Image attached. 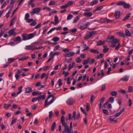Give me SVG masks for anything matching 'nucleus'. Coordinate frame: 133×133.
<instances>
[{
	"instance_id": "63",
	"label": "nucleus",
	"mask_w": 133,
	"mask_h": 133,
	"mask_svg": "<svg viewBox=\"0 0 133 133\" xmlns=\"http://www.w3.org/2000/svg\"><path fill=\"white\" fill-rule=\"evenodd\" d=\"M70 51V49L67 48L64 49L63 50V51L65 52H69Z\"/></svg>"
},
{
	"instance_id": "24",
	"label": "nucleus",
	"mask_w": 133,
	"mask_h": 133,
	"mask_svg": "<svg viewBox=\"0 0 133 133\" xmlns=\"http://www.w3.org/2000/svg\"><path fill=\"white\" fill-rule=\"evenodd\" d=\"M131 13H129L127 14L123 18V20L125 21L127 20L130 17Z\"/></svg>"
},
{
	"instance_id": "57",
	"label": "nucleus",
	"mask_w": 133,
	"mask_h": 133,
	"mask_svg": "<svg viewBox=\"0 0 133 133\" xmlns=\"http://www.w3.org/2000/svg\"><path fill=\"white\" fill-rule=\"evenodd\" d=\"M5 29H2V30H1L0 33V37H1L2 36V35L3 34L4 32L5 31Z\"/></svg>"
},
{
	"instance_id": "55",
	"label": "nucleus",
	"mask_w": 133,
	"mask_h": 133,
	"mask_svg": "<svg viewBox=\"0 0 133 133\" xmlns=\"http://www.w3.org/2000/svg\"><path fill=\"white\" fill-rule=\"evenodd\" d=\"M17 121V119H13L11 123V124L10 125V126L12 125L13 124H14V123H15V122H16Z\"/></svg>"
},
{
	"instance_id": "5",
	"label": "nucleus",
	"mask_w": 133,
	"mask_h": 133,
	"mask_svg": "<svg viewBox=\"0 0 133 133\" xmlns=\"http://www.w3.org/2000/svg\"><path fill=\"white\" fill-rule=\"evenodd\" d=\"M95 31H92L88 33V34L85 36V39H88L90 38L95 33Z\"/></svg>"
},
{
	"instance_id": "6",
	"label": "nucleus",
	"mask_w": 133,
	"mask_h": 133,
	"mask_svg": "<svg viewBox=\"0 0 133 133\" xmlns=\"http://www.w3.org/2000/svg\"><path fill=\"white\" fill-rule=\"evenodd\" d=\"M41 9L39 8H36L32 10V11L31 13H32L33 14H38V13L40 12Z\"/></svg>"
},
{
	"instance_id": "7",
	"label": "nucleus",
	"mask_w": 133,
	"mask_h": 133,
	"mask_svg": "<svg viewBox=\"0 0 133 133\" xmlns=\"http://www.w3.org/2000/svg\"><path fill=\"white\" fill-rule=\"evenodd\" d=\"M66 103L69 105H71L74 103V99L72 98H70L67 100Z\"/></svg>"
},
{
	"instance_id": "18",
	"label": "nucleus",
	"mask_w": 133,
	"mask_h": 133,
	"mask_svg": "<svg viewBox=\"0 0 133 133\" xmlns=\"http://www.w3.org/2000/svg\"><path fill=\"white\" fill-rule=\"evenodd\" d=\"M125 36H131V33L129 31L128 29H125Z\"/></svg>"
},
{
	"instance_id": "51",
	"label": "nucleus",
	"mask_w": 133,
	"mask_h": 133,
	"mask_svg": "<svg viewBox=\"0 0 133 133\" xmlns=\"http://www.w3.org/2000/svg\"><path fill=\"white\" fill-rule=\"evenodd\" d=\"M64 131L65 132H66V133H72V132H71V131L70 130L69 127H68V128H67L65 130L64 129Z\"/></svg>"
},
{
	"instance_id": "39",
	"label": "nucleus",
	"mask_w": 133,
	"mask_h": 133,
	"mask_svg": "<svg viewBox=\"0 0 133 133\" xmlns=\"http://www.w3.org/2000/svg\"><path fill=\"white\" fill-rule=\"evenodd\" d=\"M95 96H94L93 95H92L91 96L90 98V103H91L92 104V103L94 100L95 99Z\"/></svg>"
},
{
	"instance_id": "28",
	"label": "nucleus",
	"mask_w": 133,
	"mask_h": 133,
	"mask_svg": "<svg viewBox=\"0 0 133 133\" xmlns=\"http://www.w3.org/2000/svg\"><path fill=\"white\" fill-rule=\"evenodd\" d=\"M117 34L119 36H120L123 37H125V34L121 32H118L117 33Z\"/></svg>"
},
{
	"instance_id": "61",
	"label": "nucleus",
	"mask_w": 133,
	"mask_h": 133,
	"mask_svg": "<svg viewBox=\"0 0 133 133\" xmlns=\"http://www.w3.org/2000/svg\"><path fill=\"white\" fill-rule=\"evenodd\" d=\"M128 105L130 107H131L132 104V101L131 99H129L128 100Z\"/></svg>"
},
{
	"instance_id": "32",
	"label": "nucleus",
	"mask_w": 133,
	"mask_h": 133,
	"mask_svg": "<svg viewBox=\"0 0 133 133\" xmlns=\"http://www.w3.org/2000/svg\"><path fill=\"white\" fill-rule=\"evenodd\" d=\"M110 94L113 96H115L117 95V93L116 91H113L110 92Z\"/></svg>"
},
{
	"instance_id": "35",
	"label": "nucleus",
	"mask_w": 133,
	"mask_h": 133,
	"mask_svg": "<svg viewBox=\"0 0 133 133\" xmlns=\"http://www.w3.org/2000/svg\"><path fill=\"white\" fill-rule=\"evenodd\" d=\"M9 2V1H6L2 5L1 7V8H3L7 4H8Z\"/></svg>"
},
{
	"instance_id": "16",
	"label": "nucleus",
	"mask_w": 133,
	"mask_h": 133,
	"mask_svg": "<svg viewBox=\"0 0 133 133\" xmlns=\"http://www.w3.org/2000/svg\"><path fill=\"white\" fill-rule=\"evenodd\" d=\"M105 99V98L104 97H103L101 99L100 101V103L99 104V109H101L102 104L104 102Z\"/></svg>"
},
{
	"instance_id": "46",
	"label": "nucleus",
	"mask_w": 133,
	"mask_h": 133,
	"mask_svg": "<svg viewBox=\"0 0 133 133\" xmlns=\"http://www.w3.org/2000/svg\"><path fill=\"white\" fill-rule=\"evenodd\" d=\"M56 28H53L51 29L50 30H49L47 32V34L49 35L50 33H51L52 32L56 30Z\"/></svg>"
},
{
	"instance_id": "15",
	"label": "nucleus",
	"mask_w": 133,
	"mask_h": 133,
	"mask_svg": "<svg viewBox=\"0 0 133 133\" xmlns=\"http://www.w3.org/2000/svg\"><path fill=\"white\" fill-rule=\"evenodd\" d=\"M129 79V77L128 76L126 75L122 78L120 81L123 82H127L128 81Z\"/></svg>"
},
{
	"instance_id": "12",
	"label": "nucleus",
	"mask_w": 133,
	"mask_h": 133,
	"mask_svg": "<svg viewBox=\"0 0 133 133\" xmlns=\"http://www.w3.org/2000/svg\"><path fill=\"white\" fill-rule=\"evenodd\" d=\"M106 18H101L99 20H97V21L98 23H106Z\"/></svg>"
},
{
	"instance_id": "43",
	"label": "nucleus",
	"mask_w": 133,
	"mask_h": 133,
	"mask_svg": "<svg viewBox=\"0 0 133 133\" xmlns=\"http://www.w3.org/2000/svg\"><path fill=\"white\" fill-rule=\"evenodd\" d=\"M116 118L113 116H110V119L111 121L114 122H116L117 121V120H114L113 119H115Z\"/></svg>"
},
{
	"instance_id": "27",
	"label": "nucleus",
	"mask_w": 133,
	"mask_h": 133,
	"mask_svg": "<svg viewBox=\"0 0 133 133\" xmlns=\"http://www.w3.org/2000/svg\"><path fill=\"white\" fill-rule=\"evenodd\" d=\"M15 60L16 59L15 58H10L8 59V63L9 64L11 63Z\"/></svg>"
},
{
	"instance_id": "13",
	"label": "nucleus",
	"mask_w": 133,
	"mask_h": 133,
	"mask_svg": "<svg viewBox=\"0 0 133 133\" xmlns=\"http://www.w3.org/2000/svg\"><path fill=\"white\" fill-rule=\"evenodd\" d=\"M75 54L74 52H70L67 54L64 55V56L65 57H69L73 56Z\"/></svg>"
},
{
	"instance_id": "48",
	"label": "nucleus",
	"mask_w": 133,
	"mask_h": 133,
	"mask_svg": "<svg viewBox=\"0 0 133 133\" xmlns=\"http://www.w3.org/2000/svg\"><path fill=\"white\" fill-rule=\"evenodd\" d=\"M72 58H70L69 59L66 58L65 60V61L67 63H70L72 61Z\"/></svg>"
},
{
	"instance_id": "64",
	"label": "nucleus",
	"mask_w": 133,
	"mask_h": 133,
	"mask_svg": "<svg viewBox=\"0 0 133 133\" xmlns=\"http://www.w3.org/2000/svg\"><path fill=\"white\" fill-rule=\"evenodd\" d=\"M83 85L81 83H80L79 84H77V88H81L82 87Z\"/></svg>"
},
{
	"instance_id": "10",
	"label": "nucleus",
	"mask_w": 133,
	"mask_h": 133,
	"mask_svg": "<svg viewBox=\"0 0 133 133\" xmlns=\"http://www.w3.org/2000/svg\"><path fill=\"white\" fill-rule=\"evenodd\" d=\"M15 30L14 29H13L9 31L8 32V33L10 36H11L15 35L16 33L15 31Z\"/></svg>"
},
{
	"instance_id": "59",
	"label": "nucleus",
	"mask_w": 133,
	"mask_h": 133,
	"mask_svg": "<svg viewBox=\"0 0 133 133\" xmlns=\"http://www.w3.org/2000/svg\"><path fill=\"white\" fill-rule=\"evenodd\" d=\"M82 60L80 57H78L76 59V62L77 63H79Z\"/></svg>"
},
{
	"instance_id": "53",
	"label": "nucleus",
	"mask_w": 133,
	"mask_h": 133,
	"mask_svg": "<svg viewBox=\"0 0 133 133\" xmlns=\"http://www.w3.org/2000/svg\"><path fill=\"white\" fill-rule=\"evenodd\" d=\"M57 11L56 10L50 12L49 14V15L50 16H51V15L53 14L54 13H56L57 12Z\"/></svg>"
},
{
	"instance_id": "23",
	"label": "nucleus",
	"mask_w": 133,
	"mask_h": 133,
	"mask_svg": "<svg viewBox=\"0 0 133 133\" xmlns=\"http://www.w3.org/2000/svg\"><path fill=\"white\" fill-rule=\"evenodd\" d=\"M130 6V4H127L125 2H124V3L123 6L124 8L125 9H127L129 8Z\"/></svg>"
},
{
	"instance_id": "2",
	"label": "nucleus",
	"mask_w": 133,
	"mask_h": 133,
	"mask_svg": "<svg viewBox=\"0 0 133 133\" xmlns=\"http://www.w3.org/2000/svg\"><path fill=\"white\" fill-rule=\"evenodd\" d=\"M54 95H49L45 100L44 106H46L51 104L54 102Z\"/></svg>"
},
{
	"instance_id": "8",
	"label": "nucleus",
	"mask_w": 133,
	"mask_h": 133,
	"mask_svg": "<svg viewBox=\"0 0 133 133\" xmlns=\"http://www.w3.org/2000/svg\"><path fill=\"white\" fill-rule=\"evenodd\" d=\"M90 25V22H88L85 24H83L80 26V28L81 29H86L88 26Z\"/></svg>"
},
{
	"instance_id": "54",
	"label": "nucleus",
	"mask_w": 133,
	"mask_h": 133,
	"mask_svg": "<svg viewBox=\"0 0 133 133\" xmlns=\"http://www.w3.org/2000/svg\"><path fill=\"white\" fill-rule=\"evenodd\" d=\"M109 101L110 102L113 103L114 101V98L112 97H110L109 99Z\"/></svg>"
},
{
	"instance_id": "9",
	"label": "nucleus",
	"mask_w": 133,
	"mask_h": 133,
	"mask_svg": "<svg viewBox=\"0 0 133 133\" xmlns=\"http://www.w3.org/2000/svg\"><path fill=\"white\" fill-rule=\"evenodd\" d=\"M121 12L119 11H116L114 13L115 18L116 19H118L120 16Z\"/></svg>"
},
{
	"instance_id": "21",
	"label": "nucleus",
	"mask_w": 133,
	"mask_h": 133,
	"mask_svg": "<svg viewBox=\"0 0 133 133\" xmlns=\"http://www.w3.org/2000/svg\"><path fill=\"white\" fill-rule=\"evenodd\" d=\"M34 37V35L33 33H31L28 35V40L31 39Z\"/></svg>"
},
{
	"instance_id": "37",
	"label": "nucleus",
	"mask_w": 133,
	"mask_h": 133,
	"mask_svg": "<svg viewBox=\"0 0 133 133\" xmlns=\"http://www.w3.org/2000/svg\"><path fill=\"white\" fill-rule=\"evenodd\" d=\"M21 37L18 36L16 38H15L14 39V42H18L20 41L21 40Z\"/></svg>"
},
{
	"instance_id": "26",
	"label": "nucleus",
	"mask_w": 133,
	"mask_h": 133,
	"mask_svg": "<svg viewBox=\"0 0 133 133\" xmlns=\"http://www.w3.org/2000/svg\"><path fill=\"white\" fill-rule=\"evenodd\" d=\"M84 15L87 17H89L92 16V14L90 12H85L84 13Z\"/></svg>"
},
{
	"instance_id": "52",
	"label": "nucleus",
	"mask_w": 133,
	"mask_h": 133,
	"mask_svg": "<svg viewBox=\"0 0 133 133\" xmlns=\"http://www.w3.org/2000/svg\"><path fill=\"white\" fill-rule=\"evenodd\" d=\"M37 24L36 22L35 21H34L33 22L30 24V25L32 26H34Z\"/></svg>"
},
{
	"instance_id": "22",
	"label": "nucleus",
	"mask_w": 133,
	"mask_h": 133,
	"mask_svg": "<svg viewBox=\"0 0 133 133\" xmlns=\"http://www.w3.org/2000/svg\"><path fill=\"white\" fill-rule=\"evenodd\" d=\"M32 91V89L31 87H29L25 89V93H28Z\"/></svg>"
},
{
	"instance_id": "38",
	"label": "nucleus",
	"mask_w": 133,
	"mask_h": 133,
	"mask_svg": "<svg viewBox=\"0 0 133 133\" xmlns=\"http://www.w3.org/2000/svg\"><path fill=\"white\" fill-rule=\"evenodd\" d=\"M118 44L115 47V49L117 50H118L119 48L121 47V45L120 43H119V42L118 43Z\"/></svg>"
},
{
	"instance_id": "25",
	"label": "nucleus",
	"mask_w": 133,
	"mask_h": 133,
	"mask_svg": "<svg viewBox=\"0 0 133 133\" xmlns=\"http://www.w3.org/2000/svg\"><path fill=\"white\" fill-rule=\"evenodd\" d=\"M11 106V104L10 103L9 104H4V108L6 109L7 110L9 107Z\"/></svg>"
},
{
	"instance_id": "29",
	"label": "nucleus",
	"mask_w": 133,
	"mask_h": 133,
	"mask_svg": "<svg viewBox=\"0 0 133 133\" xmlns=\"http://www.w3.org/2000/svg\"><path fill=\"white\" fill-rule=\"evenodd\" d=\"M56 124V123L55 122H54L52 124L51 127V129L52 131H53L55 129Z\"/></svg>"
},
{
	"instance_id": "56",
	"label": "nucleus",
	"mask_w": 133,
	"mask_h": 133,
	"mask_svg": "<svg viewBox=\"0 0 133 133\" xmlns=\"http://www.w3.org/2000/svg\"><path fill=\"white\" fill-rule=\"evenodd\" d=\"M105 89V84H103L102 85L101 90V91H104Z\"/></svg>"
},
{
	"instance_id": "20",
	"label": "nucleus",
	"mask_w": 133,
	"mask_h": 133,
	"mask_svg": "<svg viewBox=\"0 0 133 133\" xmlns=\"http://www.w3.org/2000/svg\"><path fill=\"white\" fill-rule=\"evenodd\" d=\"M90 51L92 53L98 54L99 53V51L96 49H91L90 50Z\"/></svg>"
},
{
	"instance_id": "4",
	"label": "nucleus",
	"mask_w": 133,
	"mask_h": 133,
	"mask_svg": "<svg viewBox=\"0 0 133 133\" xmlns=\"http://www.w3.org/2000/svg\"><path fill=\"white\" fill-rule=\"evenodd\" d=\"M61 122L62 125L64 127V129L65 130L67 128L69 127L68 126H67L65 123L64 117L63 116H62L61 117Z\"/></svg>"
},
{
	"instance_id": "62",
	"label": "nucleus",
	"mask_w": 133,
	"mask_h": 133,
	"mask_svg": "<svg viewBox=\"0 0 133 133\" xmlns=\"http://www.w3.org/2000/svg\"><path fill=\"white\" fill-rule=\"evenodd\" d=\"M68 7L67 4H65V5H61L60 8L62 9H65L67 8Z\"/></svg>"
},
{
	"instance_id": "42",
	"label": "nucleus",
	"mask_w": 133,
	"mask_h": 133,
	"mask_svg": "<svg viewBox=\"0 0 133 133\" xmlns=\"http://www.w3.org/2000/svg\"><path fill=\"white\" fill-rule=\"evenodd\" d=\"M57 83H58V86L59 87L61 86L63 84V83L62 82V80L61 79H58Z\"/></svg>"
},
{
	"instance_id": "50",
	"label": "nucleus",
	"mask_w": 133,
	"mask_h": 133,
	"mask_svg": "<svg viewBox=\"0 0 133 133\" xmlns=\"http://www.w3.org/2000/svg\"><path fill=\"white\" fill-rule=\"evenodd\" d=\"M30 17V15L28 13H26L25 15V19L27 20L28 18Z\"/></svg>"
},
{
	"instance_id": "49",
	"label": "nucleus",
	"mask_w": 133,
	"mask_h": 133,
	"mask_svg": "<svg viewBox=\"0 0 133 133\" xmlns=\"http://www.w3.org/2000/svg\"><path fill=\"white\" fill-rule=\"evenodd\" d=\"M48 28L47 26L45 27L44 28L42 32L43 34H44L48 30Z\"/></svg>"
},
{
	"instance_id": "31",
	"label": "nucleus",
	"mask_w": 133,
	"mask_h": 133,
	"mask_svg": "<svg viewBox=\"0 0 133 133\" xmlns=\"http://www.w3.org/2000/svg\"><path fill=\"white\" fill-rule=\"evenodd\" d=\"M55 18V22L57 24L59 23V19L57 15H55L54 17Z\"/></svg>"
},
{
	"instance_id": "40",
	"label": "nucleus",
	"mask_w": 133,
	"mask_h": 133,
	"mask_svg": "<svg viewBox=\"0 0 133 133\" xmlns=\"http://www.w3.org/2000/svg\"><path fill=\"white\" fill-rule=\"evenodd\" d=\"M74 64H75V63L74 62L72 63V65L70 64L69 65V68L68 69V70H70L73 67H74Z\"/></svg>"
},
{
	"instance_id": "58",
	"label": "nucleus",
	"mask_w": 133,
	"mask_h": 133,
	"mask_svg": "<svg viewBox=\"0 0 133 133\" xmlns=\"http://www.w3.org/2000/svg\"><path fill=\"white\" fill-rule=\"evenodd\" d=\"M113 22V21L110 19L106 18V23H111Z\"/></svg>"
},
{
	"instance_id": "60",
	"label": "nucleus",
	"mask_w": 133,
	"mask_h": 133,
	"mask_svg": "<svg viewBox=\"0 0 133 133\" xmlns=\"http://www.w3.org/2000/svg\"><path fill=\"white\" fill-rule=\"evenodd\" d=\"M44 42L43 39H40L37 41L36 43H38L42 44Z\"/></svg>"
},
{
	"instance_id": "11",
	"label": "nucleus",
	"mask_w": 133,
	"mask_h": 133,
	"mask_svg": "<svg viewBox=\"0 0 133 133\" xmlns=\"http://www.w3.org/2000/svg\"><path fill=\"white\" fill-rule=\"evenodd\" d=\"M34 46L32 45H26L25 49L26 50H31L32 51L34 50Z\"/></svg>"
},
{
	"instance_id": "33",
	"label": "nucleus",
	"mask_w": 133,
	"mask_h": 133,
	"mask_svg": "<svg viewBox=\"0 0 133 133\" xmlns=\"http://www.w3.org/2000/svg\"><path fill=\"white\" fill-rule=\"evenodd\" d=\"M73 16L71 14H69L67 18V20H71L73 17Z\"/></svg>"
},
{
	"instance_id": "14",
	"label": "nucleus",
	"mask_w": 133,
	"mask_h": 133,
	"mask_svg": "<svg viewBox=\"0 0 133 133\" xmlns=\"http://www.w3.org/2000/svg\"><path fill=\"white\" fill-rule=\"evenodd\" d=\"M125 110V109L124 108H123L119 112L117 113H116L115 116H113L114 117L116 118L119 116Z\"/></svg>"
},
{
	"instance_id": "34",
	"label": "nucleus",
	"mask_w": 133,
	"mask_h": 133,
	"mask_svg": "<svg viewBox=\"0 0 133 133\" xmlns=\"http://www.w3.org/2000/svg\"><path fill=\"white\" fill-rule=\"evenodd\" d=\"M124 2L123 1H119L117 3V5H123V6Z\"/></svg>"
},
{
	"instance_id": "3",
	"label": "nucleus",
	"mask_w": 133,
	"mask_h": 133,
	"mask_svg": "<svg viewBox=\"0 0 133 133\" xmlns=\"http://www.w3.org/2000/svg\"><path fill=\"white\" fill-rule=\"evenodd\" d=\"M53 115V112L51 111L49 112V116L47 117L45 120L46 123L47 122H49L51 120V118Z\"/></svg>"
},
{
	"instance_id": "1",
	"label": "nucleus",
	"mask_w": 133,
	"mask_h": 133,
	"mask_svg": "<svg viewBox=\"0 0 133 133\" xmlns=\"http://www.w3.org/2000/svg\"><path fill=\"white\" fill-rule=\"evenodd\" d=\"M107 41L110 43V46L114 48L116 46V44L119 42L120 40L117 38H115L113 36H108L107 37Z\"/></svg>"
},
{
	"instance_id": "17",
	"label": "nucleus",
	"mask_w": 133,
	"mask_h": 133,
	"mask_svg": "<svg viewBox=\"0 0 133 133\" xmlns=\"http://www.w3.org/2000/svg\"><path fill=\"white\" fill-rule=\"evenodd\" d=\"M22 36L23 38L22 40L23 41L28 40V34L26 33L22 34Z\"/></svg>"
},
{
	"instance_id": "45",
	"label": "nucleus",
	"mask_w": 133,
	"mask_h": 133,
	"mask_svg": "<svg viewBox=\"0 0 133 133\" xmlns=\"http://www.w3.org/2000/svg\"><path fill=\"white\" fill-rule=\"evenodd\" d=\"M90 59V58H88L87 59L85 60L84 62L83 63L84 65L87 64L89 62V60Z\"/></svg>"
},
{
	"instance_id": "41",
	"label": "nucleus",
	"mask_w": 133,
	"mask_h": 133,
	"mask_svg": "<svg viewBox=\"0 0 133 133\" xmlns=\"http://www.w3.org/2000/svg\"><path fill=\"white\" fill-rule=\"evenodd\" d=\"M103 6H100L99 7H97L96 9L95 10V11H97L101 10L103 8Z\"/></svg>"
},
{
	"instance_id": "30",
	"label": "nucleus",
	"mask_w": 133,
	"mask_h": 133,
	"mask_svg": "<svg viewBox=\"0 0 133 133\" xmlns=\"http://www.w3.org/2000/svg\"><path fill=\"white\" fill-rule=\"evenodd\" d=\"M28 58V57L26 56H23L22 57L19 59V61H24L26 60Z\"/></svg>"
},
{
	"instance_id": "47",
	"label": "nucleus",
	"mask_w": 133,
	"mask_h": 133,
	"mask_svg": "<svg viewBox=\"0 0 133 133\" xmlns=\"http://www.w3.org/2000/svg\"><path fill=\"white\" fill-rule=\"evenodd\" d=\"M102 111L104 114L107 115H108V111L107 110L103 109L102 110Z\"/></svg>"
},
{
	"instance_id": "44",
	"label": "nucleus",
	"mask_w": 133,
	"mask_h": 133,
	"mask_svg": "<svg viewBox=\"0 0 133 133\" xmlns=\"http://www.w3.org/2000/svg\"><path fill=\"white\" fill-rule=\"evenodd\" d=\"M59 39L60 38L59 37H56L53 38L52 40L54 42H57L58 41Z\"/></svg>"
},
{
	"instance_id": "19",
	"label": "nucleus",
	"mask_w": 133,
	"mask_h": 133,
	"mask_svg": "<svg viewBox=\"0 0 133 133\" xmlns=\"http://www.w3.org/2000/svg\"><path fill=\"white\" fill-rule=\"evenodd\" d=\"M98 3V1L97 0H93L90 3V5L91 6H92Z\"/></svg>"
},
{
	"instance_id": "36",
	"label": "nucleus",
	"mask_w": 133,
	"mask_h": 133,
	"mask_svg": "<svg viewBox=\"0 0 133 133\" xmlns=\"http://www.w3.org/2000/svg\"><path fill=\"white\" fill-rule=\"evenodd\" d=\"M23 88L22 86H20L18 88V90L19 91L17 93V95L20 94L22 92V89Z\"/></svg>"
}]
</instances>
